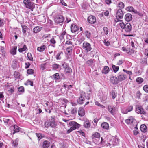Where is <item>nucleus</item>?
<instances>
[{
    "instance_id": "nucleus-1",
    "label": "nucleus",
    "mask_w": 148,
    "mask_h": 148,
    "mask_svg": "<svg viewBox=\"0 0 148 148\" xmlns=\"http://www.w3.org/2000/svg\"><path fill=\"white\" fill-rule=\"evenodd\" d=\"M56 116H52L49 121H47L45 122V127H48L49 126L51 127H55L57 125V122L56 121Z\"/></svg>"
},
{
    "instance_id": "nucleus-33",
    "label": "nucleus",
    "mask_w": 148,
    "mask_h": 148,
    "mask_svg": "<svg viewBox=\"0 0 148 148\" xmlns=\"http://www.w3.org/2000/svg\"><path fill=\"white\" fill-rule=\"evenodd\" d=\"M92 139L93 138L95 139L97 138H100V134L98 132H95L93 134L92 136Z\"/></svg>"
},
{
    "instance_id": "nucleus-35",
    "label": "nucleus",
    "mask_w": 148,
    "mask_h": 148,
    "mask_svg": "<svg viewBox=\"0 0 148 148\" xmlns=\"http://www.w3.org/2000/svg\"><path fill=\"white\" fill-rule=\"evenodd\" d=\"M27 49V46L26 45H23V47H20L18 49V51L20 53H22L23 52L25 51Z\"/></svg>"
},
{
    "instance_id": "nucleus-52",
    "label": "nucleus",
    "mask_w": 148,
    "mask_h": 148,
    "mask_svg": "<svg viewBox=\"0 0 148 148\" xmlns=\"http://www.w3.org/2000/svg\"><path fill=\"white\" fill-rule=\"evenodd\" d=\"M93 60L92 59L89 60L87 62V63L89 64L90 66H92L93 65Z\"/></svg>"
},
{
    "instance_id": "nucleus-14",
    "label": "nucleus",
    "mask_w": 148,
    "mask_h": 148,
    "mask_svg": "<svg viewBox=\"0 0 148 148\" xmlns=\"http://www.w3.org/2000/svg\"><path fill=\"white\" fill-rule=\"evenodd\" d=\"M45 104L47 106V108H48L49 113H50L51 112V110L53 109V103L51 102L47 101Z\"/></svg>"
},
{
    "instance_id": "nucleus-46",
    "label": "nucleus",
    "mask_w": 148,
    "mask_h": 148,
    "mask_svg": "<svg viewBox=\"0 0 148 148\" xmlns=\"http://www.w3.org/2000/svg\"><path fill=\"white\" fill-rule=\"evenodd\" d=\"M73 47L71 46L67 48L66 50L68 53L71 54L72 51Z\"/></svg>"
},
{
    "instance_id": "nucleus-3",
    "label": "nucleus",
    "mask_w": 148,
    "mask_h": 148,
    "mask_svg": "<svg viewBox=\"0 0 148 148\" xmlns=\"http://www.w3.org/2000/svg\"><path fill=\"white\" fill-rule=\"evenodd\" d=\"M68 125L71 127L70 129L67 130V133L69 134L72 131L76 129H78L80 126L81 125L77 123L75 121H71L69 122Z\"/></svg>"
},
{
    "instance_id": "nucleus-16",
    "label": "nucleus",
    "mask_w": 148,
    "mask_h": 148,
    "mask_svg": "<svg viewBox=\"0 0 148 148\" xmlns=\"http://www.w3.org/2000/svg\"><path fill=\"white\" fill-rule=\"evenodd\" d=\"M119 76L118 77V80L119 81H121L125 80L127 78V76L125 75L119 73Z\"/></svg>"
},
{
    "instance_id": "nucleus-19",
    "label": "nucleus",
    "mask_w": 148,
    "mask_h": 148,
    "mask_svg": "<svg viewBox=\"0 0 148 148\" xmlns=\"http://www.w3.org/2000/svg\"><path fill=\"white\" fill-rule=\"evenodd\" d=\"M71 31L73 33H74L79 29L78 27L74 24H72L71 27Z\"/></svg>"
},
{
    "instance_id": "nucleus-47",
    "label": "nucleus",
    "mask_w": 148,
    "mask_h": 148,
    "mask_svg": "<svg viewBox=\"0 0 148 148\" xmlns=\"http://www.w3.org/2000/svg\"><path fill=\"white\" fill-rule=\"evenodd\" d=\"M61 54H63V52L62 51L58 53L56 56V58L57 60H60L61 58L60 55Z\"/></svg>"
},
{
    "instance_id": "nucleus-12",
    "label": "nucleus",
    "mask_w": 148,
    "mask_h": 148,
    "mask_svg": "<svg viewBox=\"0 0 148 148\" xmlns=\"http://www.w3.org/2000/svg\"><path fill=\"white\" fill-rule=\"evenodd\" d=\"M133 110V106L132 105L128 106L126 108H124L122 112L124 114H127L128 112L132 111Z\"/></svg>"
},
{
    "instance_id": "nucleus-8",
    "label": "nucleus",
    "mask_w": 148,
    "mask_h": 148,
    "mask_svg": "<svg viewBox=\"0 0 148 148\" xmlns=\"http://www.w3.org/2000/svg\"><path fill=\"white\" fill-rule=\"evenodd\" d=\"M125 122L127 124L130 125H136V120L132 116H130L125 120Z\"/></svg>"
},
{
    "instance_id": "nucleus-31",
    "label": "nucleus",
    "mask_w": 148,
    "mask_h": 148,
    "mask_svg": "<svg viewBox=\"0 0 148 148\" xmlns=\"http://www.w3.org/2000/svg\"><path fill=\"white\" fill-rule=\"evenodd\" d=\"M65 68V72L67 73H72V71L71 68L69 66L66 65L64 67Z\"/></svg>"
},
{
    "instance_id": "nucleus-53",
    "label": "nucleus",
    "mask_w": 148,
    "mask_h": 148,
    "mask_svg": "<svg viewBox=\"0 0 148 148\" xmlns=\"http://www.w3.org/2000/svg\"><path fill=\"white\" fill-rule=\"evenodd\" d=\"M4 97L3 95V92H0V100L3 101L4 99Z\"/></svg>"
},
{
    "instance_id": "nucleus-55",
    "label": "nucleus",
    "mask_w": 148,
    "mask_h": 148,
    "mask_svg": "<svg viewBox=\"0 0 148 148\" xmlns=\"http://www.w3.org/2000/svg\"><path fill=\"white\" fill-rule=\"evenodd\" d=\"M44 136L41 133L38 134V138L39 140L44 137Z\"/></svg>"
},
{
    "instance_id": "nucleus-44",
    "label": "nucleus",
    "mask_w": 148,
    "mask_h": 148,
    "mask_svg": "<svg viewBox=\"0 0 148 148\" xmlns=\"http://www.w3.org/2000/svg\"><path fill=\"white\" fill-rule=\"evenodd\" d=\"M25 84L26 85H30L32 86H33V82L32 81L29 80H27L25 83Z\"/></svg>"
},
{
    "instance_id": "nucleus-54",
    "label": "nucleus",
    "mask_w": 148,
    "mask_h": 148,
    "mask_svg": "<svg viewBox=\"0 0 148 148\" xmlns=\"http://www.w3.org/2000/svg\"><path fill=\"white\" fill-rule=\"evenodd\" d=\"M27 73L28 74H32L34 73V70L31 69H29L27 70Z\"/></svg>"
},
{
    "instance_id": "nucleus-28",
    "label": "nucleus",
    "mask_w": 148,
    "mask_h": 148,
    "mask_svg": "<svg viewBox=\"0 0 148 148\" xmlns=\"http://www.w3.org/2000/svg\"><path fill=\"white\" fill-rule=\"evenodd\" d=\"M84 125L86 128H89L90 126V123L88 120H86L84 122Z\"/></svg>"
},
{
    "instance_id": "nucleus-37",
    "label": "nucleus",
    "mask_w": 148,
    "mask_h": 148,
    "mask_svg": "<svg viewBox=\"0 0 148 148\" xmlns=\"http://www.w3.org/2000/svg\"><path fill=\"white\" fill-rule=\"evenodd\" d=\"M101 127L105 129L108 130L109 128V126L108 124L107 123L104 122L101 124Z\"/></svg>"
},
{
    "instance_id": "nucleus-22",
    "label": "nucleus",
    "mask_w": 148,
    "mask_h": 148,
    "mask_svg": "<svg viewBox=\"0 0 148 148\" xmlns=\"http://www.w3.org/2000/svg\"><path fill=\"white\" fill-rule=\"evenodd\" d=\"M108 94L106 92L103 93L102 95L100 97L101 100L102 101H104L107 99V96Z\"/></svg>"
},
{
    "instance_id": "nucleus-5",
    "label": "nucleus",
    "mask_w": 148,
    "mask_h": 148,
    "mask_svg": "<svg viewBox=\"0 0 148 148\" xmlns=\"http://www.w3.org/2000/svg\"><path fill=\"white\" fill-rule=\"evenodd\" d=\"M23 3L26 8L33 10L32 9L34 7V5L33 3L31 2L29 0H24Z\"/></svg>"
},
{
    "instance_id": "nucleus-4",
    "label": "nucleus",
    "mask_w": 148,
    "mask_h": 148,
    "mask_svg": "<svg viewBox=\"0 0 148 148\" xmlns=\"http://www.w3.org/2000/svg\"><path fill=\"white\" fill-rule=\"evenodd\" d=\"M92 139L93 141L95 144L99 145L100 147L103 146L105 144V142L102 137L101 138V139L99 138H93Z\"/></svg>"
},
{
    "instance_id": "nucleus-42",
    "label": "nucleus",
    "mask_w": 148,
    "mask_h": 148,
    "mask_svg": "<svg viewBox=\"0 0 148 148\" xmlns=\"http://www.w3.org/2000/svg\"><path fill=\"white\" fill-rule=\"evenodd\" d=\"M18 91L21 94L24 92V89L23 86H20L18 88Z\"/></svg>"
},
{
    "instance_id": "nucleus-62",
    "label": "nucleus",
    "mask_w": 148,
    "mask_h": 148,
    "mask_svg": "<svg viewBox=\"0 0 148 148\" xmlns=\"http://www.w3.org/2000/svg\"><path fill=\"white\" fill-rule=\"evenodd\" d=\"M50 42L51 43L53 44H55L56 42V41L54 39V38H53L50 40Z\"/></svg>"
},
{
    "instance_id": "nucleus-30",
    "label": "nucleus",
    "mask_w": 148,
    "mask_h": 148,
    "mask_svg": "<svg viewBox=\"0 0 148 148\" xmlns=\"http://www.w3.org/2000/svg\"><path fill=\"white\" fill-rule=\"evenodd\" d=\"M112 144L114 145H118L119 144V139L118 138H114L112 140Z\"/></svg>"
},
{
    "instance_id": "nucleus-21",
    "label": "nucleus",
    "mask_w": 148,
    "mask_h": 148,
    "mask_svg": "<svg viewBox=\"0 0 148 148\" xmlns=\"http://www.w3.org/2000/svg\"><path fill=\"white\" fill-rule=\"evenodd\" d=\"M132 15L130 13L127 14L125 17V20L127 21H130L132 20Z\"/></svg>"
},
{
    "instance_id": "nucleus-64",
    "label": "nucleus",
    "mask_w": 148,
    "mask_h": 148,
    "mask_svg": "<svg viewBox=\"0 0 148 148\" xmlns=\"http://www.w3.org/2000/svg\"><path fill=\"white\" fill-rule=\"evenodd\" d=\"M122 50L123 51H125L127 53H128L129 51V50L127 48H126L125 47H123L122 48Z\"/></svg>"
},
{
    "instance_id": "nucleus-10",
    "label": "nucleus",
    "mask_w": 148,
    "mask_h": 148,
    "mask_svg": "<svg viewBox=\"0 0 148 148\" xmlns=\"http://www.w3.org/2000/svg\"><path fill=\"white\" fill-rule=\"evenodd\" d=\"M85 94V93L84 92H81L80 97L77 100V102L79 104H82L84 103L85 99L84 98Z\"/></svg>"
},
{
    "instance_id": "nucleus-51",
    "label": "nucleus",
    "mask_w": 148,
    "mask_h": 148,
    "mask_svg": "<svg viewBox=\"0 0 148 148\" xmlns=\"http://www.w3.org/2000/svg\"><path fill=\"white\" fill-rule=\"evenodd\" d=\"M85 35L88 38H90L91 36V33L88 31H86L85 32Z\"/></svg>"
},
{
    "instance_id": "nucleus-20",
    "label": "nucleus",
    "mask_w": 148,
    "mask_h": 148,
    "mask_svg": "<svg viewBox=\"0 0 148 148\" xmlns=\"http://www.w3.org/2000/svg\"><path fill=\"white\" fill-rule=\"evenodd\" d=\"M78 114L81 116H84L85 114V111L82 107H80L78 112Z\"/></svg>"
},
{
    "instance_id": "nucleus-18",
    "label": "nucleus",
    "mask_w": 148,
    "mask_h": 148,
    "mask_svg": "<svg viewBox=\"0 0 148 148\" xmlns=\"http://www.w3.org/2000/svg\"><path fill=\"white\" fill-rule=\"evenodd\" d=\"M110 81L113 84H116L118 83V79L116 77L113 76L111 77L110 78Z\"/></svg>"
},
{
    "instance_id": "nucleus-13",
    "label": "nucleus",
    "mask_w": 148,
    "mask_h": 148,
    "mask_svg": "<svg viewBox=\"0 0 148 148\" xmlns=\"http://www.w3.org/2000/svg\"><path fill=\"white\" fill-rule=\"evenodd\" d=\"M87 20L89 23L91 24L95 23L96 21V18L92 15L89 16L88 17Z\"/></svg>"
},
{
    "instance_id": "nucleus-2",
    "label": "nucleus",
    "mask_w": 148,
    "mask_h": 148,
    "mask_svg": "<svg viewBox=\"0 0 148 148\" xmlns=\"http://www.w3.org/2000/svg\"><path fill=\"white\" fill-rule=\"evenodd\" d=\"M123 29H124L125 31L127 32H130L132 30V26L130 23H127L125 24L121 21H120L117 24Z\"/></svg>"
},
{
    "instance_id": "nucleus-60",
    "label": "nucleus",
    "mask_w": 148,
    "mask_h": 148,
    "mask_svg": "<svg viewBox=\"0 0 148 148\" xmlns=\"http://www.w3.org/2000/svg\"><path fill=\"white\" fill-rule=\"evenodd\" d=\"M103 42L105 45L107 46H108L110 45V42L109 41H106V40H104Z\"/></svg>"
},
{
    "instance_id": "nucleus-36",
    "label": "nucleus",
    "mask_w": 148,
    "mask_h": 148,
    "mask_svg": "<svg viewBox=\"0 0 148 148\" xmlns=\"http://www.w3.org/2000/svg\"><path fill=\"white\" fill-rule=\"evenodd\" d=\"M110 95L112 97V99H114L117 96V93L114 90H112L110 92Z\"/></svg>"
},
{
    "instance_id": "nucleus-38",
    "label": "nucleus",
    "mask_w": 148,
    "mask_h": 148,
    "mask_svg": "<svg viewBox=\"0 0 148 148\" xmlns=\"http://www.w3.org/2000/svg\"><path fill=\"white\" fill-rule=\"evenodd\" d=\"M14 76L16 79H19L20 76V74L18 71H16L14 72Z\"/></svg>"
},
{
    "instance_id": "nucleus-61",
    "label": "nucleus",
    "mask_w": 148,
    "mask_h": 148,
    "mask_svg": "<svg viewBox=\"0 0 148 148\" xmlns=\"http://www.w3.org/2000/svg\"><path fill=\"white\" fill-rule=\"evenodd\" d=\"M12 86H13V85H12V84L11 83H8L7 84H6L5 85V86L6 88H10Z\"/></svg>"
},
{
    "instance_id": "nucleus-11",
    "label": "nucleus",
    "mask_w": 148,
    "mask_h": 148,
    "mask_svg": "<svg viewBox=\"0 0 148 148\" xmlns=\"http://www.w3.org/2000/svg\"><path fill=\"white\" fill-rule=\"evenodd\" d=\"M126 9L127 10L130 12H132L136 14L141 16H143V14L142 13L139 12L137 11L136 10L134 9L133 8L132 6L127 7L126 8Z\"/></svg>"
},
{
    "instance_id": "nucleus-15",
    "label": "nucleus",
    "mask_w": 148,
    "mask_h": 148,
    "mask_svg": "<svg viewBox=\"0 0 148 148\" xmlns=\"http://www.w3.org/2000/svg\"><path fill=\"white\" fill-rule=\"evenodd\" d=\"M5 125L7 126H9L12 125L13 123V121L9 119L4 118L3 119Z\"/></svg>"
},
{
    "instance_id": "nucleus-39",
    "label": "nucleus",
    "mask_w": 148,
    "mask_h": 148,
    "mask_svg": "<svg viewBox=\"0 0 148 148\" xmlns=\"http://www.w3.org/2000/svg\"><path fill=\"white\" fill-rule=\"evenodd\" d=\"M14 86L13 85L10 88H9V89L8 90V91L10 94H11L14 92Z\"/></svg>"
},
{
    "instance_id": "nucleus-59",
    "label": "nucleus",
    "mask_w": 148,
    "mask_h": 148,
    "mask_svg": "<svg viewBox=\"0 0 148 148\" xmlns=\"http://www.w3.org/2000/svg\"><path fill=\"white\" fill-rule=\"evenodd\" d=\"M123 71L124 72H126L127 74H129V75H130L132 74V73L131 71H127L125 69H123Z\"/></svg>"
},
{
    "instance_id": "nucleus-27",
    "label": "nucleus",
    "mask_w": 148,
    "mask_h": 148,
    "mask_svg": "<svg viewBox=\"0 0 148 148\" xmlns=\"http://www.w3.org/2000/svg\"><path fill=\"white\" fill-rule=\"evenodd\" d=\"M21 26L22 28L23 34L24 35H26L27 34L26 32L28 29V28L25 25H22Z\"/></svg>"
},
{
    "instance_id": "nucleus-32",
    "label": "nucleus",
    "mask_w": 148,
    "mask_h": 148,
    "mask_svg": "<svg viewBox=\"0 0 148 148\" xmlns=\"http://www.w3.org/2000/svg\"><path fill=\"white\" fill-rule=\"evenodd\" d=\"M38 19H39V21L42 22H44L46 21L45 16L43 15L39 16Z\"/></svg>"
},
{
    "instance_id": "nucleus-23",
    "label": "nucleus",
    "mask_w": 148,
    "mask_h": 148,
    "mask_svg": "<svg viewBox=\"0 0 148 148\" xmlns=\"http://www.w3.org/2000/svg\"><path fill=\"white\" fill-rule=\"evenodd\" d=\"M17 47V46H14L11 49L10 53L11 54L14 55L16 54V49Z\"/></svg>"
},
{
    "instance_id": "nucleus-50",
    "label": "nucleus",
    "mask_w": 148,
    "mask_h": 148,
    "mask_svg": "<svg viewBox=\"0 0 148 148\" xmlns=\"http://www.w3.org/2000/svg\"><path fill=\"white\" fill-rule=\"evenodd\" d=\"M27 57L28 59L30 61H32L33 60V58L32 56V54L31 53H27Z\"/></svg>"
},
{
    "instance_id": "nucleus-34",
    "label": "nucleus",
    "mask_w": 148,
    "mask_h": 148,
    "mask_svg": "<svg viewBox=\"0 0 148 148\" xmlns=\"http://www.w3.org/2000/svg\"><path fill=\"white\" fill-rule=\"evenodd\" d=\"M46 48V46L44 45L40 47H38V51L40 52L43 51Z\"/></svg>"
},
{
    "instance_id": "nucleus-43",
    "label": "nucleus",
    "mask_w": 148,
    "mask_h": 148,
    "mask_svg": "<svg viewBox=\"0 0 148 148\" xmlns=\"http://www.w3.org/2000/svg\"><path fill=\"white\" fill-rule=\"evenodd\" d=\"M112 68L115 73H116L119 70V67L118 66L113 65L112 66Z\"/></svg>"
},
{
    "instance_id": "nucleus-57",
    "label": "nucleus",
    "mask_w": 148,
    "mask_h": 148,
    "mask_svg": "<svg viewBox=\"0 0 148 148\" xmlns=\"http://www.w3.org/2000/svg\"><path fill=\"white\" fill-rule=\"evenodd\" d=\"M59 65L56 64H55L53 65V68L54 69H56L59 68Z\"/></svg>"
},
{
    "instance_id": "nucleus-29",
    "label": "nucleus",
    "mask_w": 148,
    "mask_h": 148,
    "mask_svg": "<svg viewBox=\"0 0 148 148\" xmlns=\"http://www.w3.org/2000/svg\"><path fill=\"white\" fill-rule=\"evenodd\" d=\"M109 71V69L108 67L107 66H105L103 70L102 71V73L105 74L108 73Z\"/></svg>"
},
{
    "instance_id": "nucleus-41",
    "label": "nucleus",
    "mask_w": 148,
    "mask_h": 148,
    "mask_svg": "<svg viewBox=\"0 0 148 148\" xmlns=\"http://www.w3.org/2000/svg\"><path fill=\"white\" fill-rule=\"evenodd\" d=\"M18 139L17 138L16 139L14 140L12 142L13 146L14 147H17L18 142Z\"/></svg>"
},
{
    "instance_id": "nucleus-63",
    "label": "nucleus",
    "mask_w": 148,
    "mask_h": 148,
    "mask_svg": "<svg viewBox=\"0 0 148 148\" xmlns=\"http://www.w3.org/2000/svg\"><path fill=\"white\" fill-rule=\"evenodd\" d=\"M30 63L29 62H27L25 63V68H29L30 65Z\"/></svg>"
},
{
    "instance_id": "nucleus-6",
    "label": "nucleus",
    "mask_w": 148,
    "mask_h": 148,
    "mask_svg": "<svg viewBox=\"0 0 148 148\" xmlns=\"http://www.w3.org/2000/svg\"><path fill=\"white\" fill-rule=\"evenodd\" d=\"M82 48L85 51L88 52L92 49L91 45L86 42H84L83 44Z\"/></svg>"
},
{
    "instance_id": "nucleus-25",
    "label": "nucleus",
    "mask_w": 148,
    "mask_h": 148,
    "mask_svg": "<svg viewBox=\"0 0 148 148\" xmlns=\"http://www.w3.org/2000/svg\"><path fill=\"white\" fill-rule=\"evenodd\" d=\"M140 128L141 131L144 133L146 132L147 130V127L146 125L144 124L141 125Z\"/></svg>"
},
{
    "instance_id": "nucleus-48",
    "label": "nucleus",
    "mask_w": 148,
    "mask_h": 148,
    "mask_svg": "<svg viewBox=\"0 0 148 148\" xmlns=\"http://www.w3.org/2000/svg\"><path fill=\"white\" fill-rule=\"evenodd\" d=\"M118 7L120 8V9H121L124 8V4L123 2H120L118 3Z\"/></svg>"
},
{
    "instance_id": "nucleus-7",
    "label": "nucleus",
    "mask_w": 148,
    "mask_h": 148,
    "mask_svg": "<svg viewBox=\"0 0 148 148\" xmlns=\"http://www.w3.org/2000/svg\"><path fill=\"white\" fill-rule=\"evenodd\" d=\"M54 20L56 23H60L64 21V19L63 16L61 15H57L55 16Z\"/></svg>"
},
{
    "instance_id": "nucleus-26",
    "label": "nucleus",
    "mask_w": 148,
    "mask_h": 148,
    "mask_svg": "<svg viewBox=\"0 0 148 148\" xmlns=\"http://www.w3.org/2000/svg\"><path fill=\"white\" fill-rule=\"evenodd\" d=\"M50 146V143L49 141L45 140L43 143V148H48Z\"/></svg>"
},
{
    "instance_id": "nucleus-58",
    "label": "nucleus",
    "mask_w": 148,
    "mask_h": 148,
    "mask_svg": "<svg viewBox=\"0 0 148 148\" xmlns=\"http://www.w3.org/2000/svg\"><path fill=\"white\" fill-rule=\"evenodd\" d=\"M103 30L104 33L106 34H107L108 33V28L106 27H103Z\"/></svg>"
},
{
    "instance_id": "nucleus-45",
    "label": "nucleus",
    "mask_w": 148,
    "mask_h": 148,
    "mask_svg": "<svg viewBox=\"0 0 148 148\" xmlns=\"http://www.w3.org/2000/svg\"><path fill=\"white\" fill-rule=\"evenodd\" d=\"M136 81L138 84H140L143 81V79L141 77H139L136 78Z\"/></svg>"
},
{
    "instance_id": "nucleus-49",
    "label": "nucleus",
    "mask_w": 148,
    "mask_h": 148,
    "mask_svg": "<svg viewBox=\"0 0 148 148\" xmlns=\"http://www.w3.org/2000/svg\"><path fill=\"white\" fill-rule=\"evenodd\" d=\"M14 130L15 132H18L20 130V128L16 125H15L14 127Z\"/></svg>"
},
{
    "instance_id": "nucleus-17",
    "label": "nucleus",
    "mask_w": 148,
    "mask_h": 148,
    "mask_svg": "<svg viewBox=\"0 0 148 148\" xmlns=\"http://www.w3.org/2000/svg\"><path fill=\"white\" fill-rule=\"evenodd\" d=\"M123 15V14L122 11L121 9H119L116 13V17L119 19H121L122 18Z\"/></svg>"
},
{
    "instance_id": "nucleus-9",
    "label": "nucleus",
    "mask_w": 148,
    "mask_h": 148,
    "mask_svg": "<svg viewBox=\"0 0 148 148\" xmlns=\"http://www.w3.org/2000/svg\"><path fill=\"white\" fill-rule=\"evenodd\" d=\"M136 112L138 114H144L145 112L142 107L138 105H137L136 106Z\"/></svg>"
},
{
    "instance_id": "nucleus-40",
    "label": "nucleus",
    "mask_w": 148,
    "mask_h": 148,
    "mask_svg": "<svg viewBox=\"0 0 148 148\" xmlns=\"http://www.w3.org/2000/svg\"><path fill=\"white\" fill-rule=\"evenodd\" d=\"M52 78L55 80H59L60 78L59 74L57 73L54 74L52 76Z\"/></svg>"
},
{
    "instance_id": "nucleus-56",
    "label": "nucleus",
    "mask_w": 148,
    "mask_h": 148,
    "mask_svg": "<svg viewBox=\"0 0 148 148\" xmlns=\"http://www.w3.org/2000/svg\"><path fill=\"white\" fill-rule=\"evenodd\" d=\"M143 90L146 92L148 93V86L145 85L144 86L143 88Z\"/></svg>"
},
{
    "instance_id": "nucleus-24",
    "label": "nucleus",
    "mask_w": 148,
    "mask_h": 148,
    "mask_svg": "<svg viewBox=\"0 0 148 148\" xmlns=\"http://www.w3.org/2000/svg\"><path fill=\"white\" fill-rule=\"evenodd\" d=\"M108 107L109 111L111 114L113 115L114 113L115 110V108L110 106H108Z\"/></svg>"
}]
</instances>
